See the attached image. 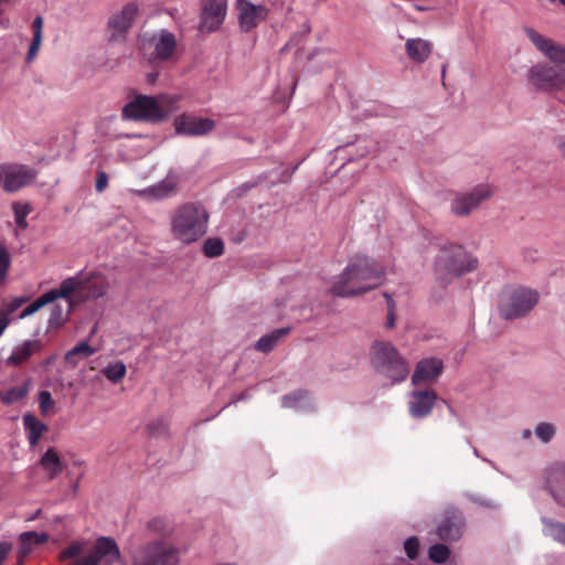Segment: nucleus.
Here are the masks:
<instances>
[{"label": "nucleus", "instance_id": "obj_1", "mask_svg": "<svg viewBox=\"0 0 565 565\" xmlns=\"http://www.w3.org/2000/svg\"><path fill=\"white\" fill-rule=\"evenodd\" d=\"M524 33L534 46L553 64L537 63L529 71V82L536 89L543 92L562 90L565 88V45L556 43L535 31L525 26Z\"/></svg>", "mask_w": 565, "mask_h": 565}, {"label": "nucleus", "instance_id": "obj_2", "mask_svg": "<svg viewBox=\"0 0 565 565\" xmlns=\"http://www.w3.org/2000/svg\"><path fill=\"white\" fill-rule=\"evenodd\" d=\"M384 279L382 264L366 255H355L338 276L330 292L342 298L354 297L377 288Z\"/></svg>", "mask_w": 565, "mask_h": 565}, {"label": "nucleus", "instance_id": "obj_3", "mask_svg": "<svg viewBox=\"0 0 565 565\" xmlns=\"http://www.w3.org/2000/svg\"><path fill=\"white\" fill-rule=\"evenodd\" d=\"M209 218V212L203 204L182 203L170 215L171 235L184 245L195 243L207 233Z\"/></svg>", "mask_w": 565, "mask_h": 565}, {"label": "nucleus", "instance_id": "obj_4", "mask_svg": "<svg viewBox=\"0 0 565 565\" xmlns=\"http://www.w3.org/2000/svg\"><path fill=\"white\" fill-rule=\"evenodd\" d=\"M180 96L178 95H137L121 110L124 120L161 122L177 110Z\"/></svg>", "mask_w": 565, "mask_h": 565}, {"label": "nucleus", "instance_id": "obj_5", "mask_svg": "<svg viewBox=\"0 0 565 565\" xmlns=\"http://www.w3.org/2000/svg\"><path fill=\"white\" fill-rule=\"evenodd\" d=\"M60 295L70 301V309L76 305L106 296L109 281L100 271H79L73 277L64 279L60 286Z\"/></svg>", "mask_w": 565, "mask_h": 565}, {"label": "nucleus", "instance_id": "obj_6", "mask_svg": "<svg viewBox=\"0 0 565 565\" xmlns=\"http://www.w3.org/2000/svg\"><path fill=\"white\" fill-rule=\"evenodd\" d=\"M478 259L469 254L461 245H445L435 260L436 279L447 284L454 277L476 270Z\"/></svg>", "mask_w": 565, "mask_h": 565}, {"label": "nucleus", "instance_id": "obj_7", "mask_svg": "<svg viewBox=\"0 0 565 565\" xmlns=\"http://www.w3.org/2000/svg\"><path fill=\"white\" fill-rule=\"evenodd\" d=\"M371 355L376 371L391 380L392 385L406 380L409 373L408 363L392 343L375 341L371 349Z\"/></svg>", "mask_w": 565, "mask_h": 565}, {"label": "nucleus", "instance_id": "obj_8", "mask_svg": "<svg viewBox=\"0 0 565 565\" xmlns=\"http://www.w3.org/2000/svg\"><path fill=\"white\" fill-rule=\"evenodd\" d=\"M539 292L525 287H508L500 294L498 310L504 320L526 316L537 305Z\"/></svg>", "mask_w": 565, "mask_h": 565}, {"label": "nucleus", "instance_id": "obj_9", "mask_svg": "<svg viewBox=\"0 0 565 565\" xmlns=\"http://www.w3.org/2000/svg\"><path fill=\"white\" fill-rule=\"evenodd\" d=\"M132 565H178L179 550L167 540H153L129 550Z\"/></svg>", "mask_w": 565, "mask_h": 565}, {"label": "nucleus", "instance_id": "obj_10", "mask_svg": "<svg viewBox=\"0 0 565 565\" xmlns=\"http://www.w3.org/2000/svg\"><path fill=\"white\" fill-rule=\"evenodd\" d=\"M38 172L28 166L19 163L0 164V188L6 192H15L30 184Z\"/></svg>", "mask_w": 565, "mask_h": 565}, {"label": "nucleus", "instance_id": "obj_11", "mask_svg": "<svg viewBox=\"0 0 565 565\" xmlns=\"http://www.w3.org/2000/svg\"><path fill=\"white\" fill-rule=\"evenodd\" d=\"M493 194L489 184H479L469 192L457 193L450 204L451 212L457 216H467Z\"/></svg>", "mask_w": 565, "mask_h": 565}, {"label": "nucleus", "instance_id": "obj_12", "mask_svg": "<svg viewBox=\"0 0 565 565\" xmlns=\"http://www.w3.org/2000/svg\"><path fill=\"white\" fill-rule=\"evenodd\" d=\"M153 49L151 55L154 60L170 61L174 56L177 49L175 35L168 30H160L150 36H145L141 43V50Z\"/></svg>", "mask_w": 565, "mask_h": 565}, {"label": "nucleus", "instance_id": "obj_13", "mask_svg": "<svg viewBox=\"0 0 565 565\" xmlns=\"http://www.w3.org/2000/svg\"><path fill=\"white\" fill-rule=\"evenodd\" d=\"M227 9V0H202L200 30L214 32L223 23Z\"/></svg>", "mask_w": 565, "mask_h": 565}, {"label": "nucleus", "instance_id": "obj_14", "mask_svg": "<svg viewBox=\"0 0 565 565\" xmlns=\"http://www.w3.org/2000/svg\"><path fill=\"white\" fill-rule=\"evenodd\" d=\"M236 8L241 29L249 32L267 17L268 10L262 4H254L249 0H237Z\"/></svg>", "mask_w": 565, "mask_h": 565}, {"label": "nucleus", "instance_id": "obj_15", "mask_svg": "<svg viewBox=\"0 0 565 565\" xmlns=\"http://www.w3.org/2000/svg\"><path fill=\"white\" fill-rule=\"evenodd\" d=\"M465 531V518L458 510L446 511L437 526V535L441 541H457Z\"/></svg>", "mask_w": 565, "mask_h": 565}, {"label": "nucleus", "instance_id": "obj_16", "mask_svg": "<svg viewBox=\"0 0 565 565\" xmlns=\"http://www.w3.org/2000/svg\"><path fill=\"white\" fill-rule=\"evenodd\" d=\"M174 126L178 134L204 136L214 129L215 121L210 118H198L194 116L181 115L175 118Z\"/></svg>", "mask_w": 565, "mask_h": 565}, {"label": "nucleus", "instance_id": "obj_17", "mask_svg": "<svg viewBox=\"0 0 565 565\" xmlns=\"http://www.w3.org/2000/svg\"><path fill=\"white\" fill-rule=\"evenodd\" d=\"M444 369L443 361L436 358L424 359L416 365L412 382L414 385L436 381Z\"/></svg>", "mask_w": 565, "mask_h": 565}, {"label": "nucleus", "instance_id": "obj_18", "mask_svg": "<svg viewBox=\"0 0 565 565\" xmlns=\"http://www.w3.org/2000/svg\"><path fill=\"white\" fill-rule=\"evenodd\" d=\"M546 487L555 501L565 507V465L556 463L547 470Z\"/></svg>", "mask_w": 565, "mask_h": 565}, {"label": "nucleus", "instance_id": "obj_19", "mask_svg": "<svg viewBox=\"0 0 565 565\" xmlns=\"http://www.w3.org/2000/svg\"><path fill=\"white\" fill-rule=\"evenodd\" d=\"M409 402V413L415 418H423L430 414L437 394L434 391H414Z\"/></svg>", "mask_w": 565, "mask_h": 565}, {"label": "nucleus", "instance_id": "obj_20", "mask_svg": "<svg viewBox=\"0 0 565 565\" xmlns=\"http://www.w3.org/2000/svg\"><path fill=\"white\" fill-rule=\"evenodd\" d=\"M42 348L43 344L40 340H26L13 349L6 363L9 366H20L28 362L34 353L40 352Z\"/></svg>", "mask_w": 565, "mask_h": 565}, {"label": "nucleus", "instance_id": "obj_21", "mask_svg": "<svg viewBox=\"0 0 565 565\" xmlns=\"http://www.w3.org/2000/svg\"><path fill=\"white\" fill-rule=\"evenodd\" d=\"M137 13V4L130 2L126 4L119 13L114 14L109 19L108 25L111 30L124 33L131 26Z\"/></svg>", "mask_w": 565, "mask_h": 565}, {"label": "nucleus", "instance_id": "obj_22", "mask_svg": "<svg viewBox=\"0 0 565 565\" xmlns=\"http://www.w3.org/2000/svg\"><path fill=\"white\" fill-rule=\"evenodd\" d=\"M431 43L420 38L408 39L405 43L407 56L416 63H424L427 61L431 54Z\"/></svg>", "mask_w": 565, "mask_h": 565}, {"label": "nucleus", "instance_id": "obj_23", "mask_svg": "<svg viewBox=\"0 0 565 565\" xmlns=\"http://www.w3.org/2000/svg\"><path fill=\"white\" fill-rule=\"evenodd\" d=\"M22 420L28 441L31 447H35L42 435L49 430V427L31 413L25 414Z\"/></svg>", "mask_w": 565, "mask_h": 565}, {"label": "nucleus", "instance_id": "obj_24", "mask_svg": "<svg viewBox=\"0 0 565 565\" xmlns=\"http://www.w3.org/2000/svg\"><path fill=\"white\" fill-rule=\"evenodd\" d=\"M178 183L179 178L170 173L163 180L149 186L146 192L157 200L166 199L175 193Z\"/></svg>", "mask_w": 565, "mask_h": 565}, {"label": "nucleus", "instance_id": "obj_25", "mask_svg": "<svg viewBox=\"0 0 565 565\" xmlns=\"http://www.w3.org/2000/svg\"><path fill=\"white\" fill-rule=\"evenodd\" d=\"M26 301L24 297H17L9 301H4L0 307V337L11 322V316L14 315Z\"/></svg>", "mask_w": 565, "mask_h": 565}, {"label": "nucleus", "instance_id": "obj_26", "mask_svg": "<svg viewBox=\"0 0 565 565\" xmlns=\"http://www.w3.org/2000/svg\"><path fill=\"white\" fill-rule=\"evenodd\" d=\"M62 298V295H60V288H54L49 290L47 292L40 296L38 299H35L31 305L25 307L19 315V319H24L29 316H32L36 311H39L44 306L55 301L56 299Z\"/></svg>", "mask_w": 565, "mask_h": 565}, {"label": "nucleus", "instance_id": "obj_27", "mask_svg": "<svg viewBox=\"0 0 565 565\" xmlns=\"http://www.w3.org/2000/svg\"><path fill=\"white\" fill-rule=\"evenodd\" d=\"M49 540L47 534L34 531L24 532L20 535L21 546L19 550L18 565H22L23 557L30 553L31 544H44Z\"/></svg>", "mask_w": 565, "mask_h": 565}, {"label": "nucleus", "instance_id": "obj_28", "mask_svg": "<svg viewBox=\"0 0 565 565\" xmlns=\"http://www.w3.org/2000/svg\"><path fill=\"white\" fill-rule=\"evenodd\" d=\"M145 529L148 534L159 536V540H166L172 533L171 523L162 516H156L148 520L145 524Z\"/></svg>", "mask_w": 565, "mask_h": 565}, {"label": "nucleus", "instance_id": "obj_29", "mask_svg": "<svg viewBox=\"0 0 565 565\" xmlns=\"http://www.w3.org/2000/svg\"><path fill=\"white\" fill-rule=\"evenodd\" d=\"M41 467L49 473L51 479L55 478L63 470V465L58 454L53 448H49L40 460Z\"/></svg>", "mask_w": 565, "mask_h": 565}, {"label": "nucleus", "instance_id": "obj_30", "mask_svg": "<svg viewBox=\"0 0 565 565\" xmlns=\"http://www.w3.org/2000/svg\"><path fill=\"white\" fill-rule=\"evenodd\" d=\"M290 332V328H280L277 330H274L273 332L263 335L255 344V348L259 352L267 353L271 351L278 341L286 337Z\"/></svg>", "mask_w": 565, "mask_h": 565}, {"label": "nucleus", "instance_id": "obj_31", "mask_svg": "<svg viewBox=\"0 0 565 565\" xmlns=\"http://www.w3.org/2000/svg\"><path fill=\"white\" fill-rule=\"evenodd\" d=\"M96 352L87 342H79L66 352L64 360L67 364L76 366L81 359L88 358Z\"/></svg>", "mask_w": 565, "mask_h": 565}, {"label": "nucleus", "instance_id": "obj_32", "mask_svg": "<svg viewBox=\"0 0 565 565\" xmlns=\"http://www.w3.org/2000/svg\"><path fill=\"white\" fill-rule=\"evenodd\" d=\"M32 30H33V39L29 46V51L26 54V60L30 62L32 61L35 55L38 54L41 42H42V31H43V19L42 17H36L32 22Z\"/></svg>", "mask_w": 565, "mask_h": 565}, {"label": "nucleus", "instance_id": "obj_33", "mask_svg": "<svg viewBox=\"0 0 565 565\" xmlns=\"http://www.w3.org/2000/svg\"><path fill=\"white\" fill-rule=\"evenodd\" d=\"M542 522L544 524V535L550 536L554 541L565 545V523L548 520L546 518H543Z\"/></svg>", "mask_w": 565, "mask_h": 565}, {"label": "nucleus", "instance_id": "obj_34", "mask_svg": "<svg viewBox=\"0 0 565 565\" xmlns=\"http://www.w3.org/2000/svg\"><path fill=\"white\" fill-rule=\"evenodd\" d=\"M67 301V308L64 310L60 305H55L51 309V315L49 318V328L50 329H58L67 321L68 316L73 309H70V301Z\"/></svg>", "mask_w": 565, "mask_h": 565}, {"label": "nucleus", "instance_id": "obj_35", "mask_svg": "<svg viewBox=\"0 0 565 565\" xmlns=\"http://www.w3.org/2000/svg\"><path fill=\"white\" fill-rule=\"evenodd\" d=\"M224 253V243L218 237H211L203 243V254L209 258H215Z\"/></svg>", "mask_w": 565, "mask_h": 565}, {"label": "nucleus", "instance_id": "obj_36", "mask_svg": "<svg viewBox=\"0 0 565 565\" xmlns=\"http://www.w3.org/2000/svg\"><path fill=\"white\" fill-rule=\"evenodd\" d=\"M126 365L118 361L103 369L102 373L113 383H118L126 375Z\"/></svg>", "mask_w": 565, "mask_h": 565}, {"label": "nucleus", "instance_id": "obj_37", "mask_svg": "<svg viewBox=\"0 0 565 565\" xmlns=\"http://www.w3.org/2000/svg\"><path fill=\"white\" fill-rule=\"evenodd\" d=\"M28 394V386H15L9 388L7 392H4L0 397L3 404L11 405L13 403H17L21 399H23Z\"/></svg>", "mask_w": 565, "mask_h": 565}, {"label": "nucleus", "instance_id": "obj_38", "mask_svg": "<svg viewBox=\"0 0 565 565\" xmlns=\"http://www.w3.org/2000/svg\"><path fill=\"white\" fill-rule=\"evenodd\" d=\"M429 559L437 564L447 562L450 556V548L445 544H435L429 547Z\"/></svg>", "mask_w": 565, "mask_h": 565}, {"label": "nucleus", "instance_id": "obj_39", "mask_svg": "<svg viewBox=\"0 0 565 565\" xmlns=\"http://www.w3.org/2000/svg\"><path fill=\"white\" fill-rule=\"evenodd\" d=\"M11 258L7 248L0 244V282H2L10 268Z\"/></svg>", "mask_w": 565, "mask_h": 565}, {"label": "nucleus", "instance_id": "obj_40", "mask_svg": "<svg viewBox=\"0 0 565 565\" xmlns=\"http://www.w3.org/2000/svg\"><path fill=\"white\" fill-rule=\"evenodd\" d=\"M535 434L543 443H548L555 434V428L552 424L542 423L536 427Z\"/></svg>", "mask_w": 565, "mask_h": 565}, {"label": "nucleus", "instance_id": "obj_41", "mask_svg": "<svg viewBox=\"0 0 565 565\" xmlns=\"http://www.w3.org/2000/svg\"><path fill=\"white\" fill-rule=\"evenodd\" d=\"M308 393L306 391H296L282 397L284 407H296L297 404L307 398Z\"/></svg>", "mask_w": 565, "mask_h": 565}, {"label": "nucleus", "instance_id": "obj_42", "mask_svg": "<svg viewBox=\"0 0 565 565\" xmlns=\"http://www.w3.org/2000/svg\"><path fill=\"white\" fill-rule=\"evenodd\" d=\"M54 401L49 391H41L39 394V408L43 415H47L50 409L53 408Z\"/></svg>", "mask_w": 565, "mask_h": 565}, {"label": "nucleus", "instance_id": "obj_43", "mask_svg": "<svg viewBox=\"0 0 565 565\" xmlns=\"http://www.w3.org/2000/svg\"><path fill=\"white\" fill-rule=\"evenodd\" d=\"M404 550H405L406 555L411 559L417 558L418 552H419V542H418L417 537H415V536L408 537L404 543Z\"/></svg>", "mask_w": 565, "mask_h": 565}, {"label": "nucleus", "instance_id": "obj_44", "mask_svg": "<svg viewBox=\"0 0 565 565\" xmlns=\"http://www.w3.org/2000/svg\"><path fill=\"white\" fill-rule=\"evenodd\" d=\"M385 298L387 300V318H386V327L388 329L395 326V303L392 297L388 294H385Z\"/></svg>", "mask_w": 565, "mask_h": 565}, {"label": "nucleus", "instance_id": "obj_45", "mask_svg": "<svg viewBox=\"0 0 565 565\" xmlns=\"http://www.w3.org/2000/svg\"><path fill=\"white\" fill-rule=\"evenodd\" d=\"M14 211H15V221H17L18 225L21 227L26 226L25 216L29 213V209L25 206L22 210H20L17 206H14Z\"/></svg>", "mask_w": 565, "mask_h": 565}, {"label": "nucleus", "instance_id": "obj_46", "mask_svg": "<svg viewBox=\"0 0 565 565\" xmlns=\"http://www.w3.org/2000/svg\"><path fill=\"white\" fill-rule=\"evenodd\" d=\"M12 550L10 542H0V565H3Z\"/></svg>", "mask_w": 565, "mask_h": 565}, {"label": "nucleus", "instance_id": "obj_47", "mask_svg": "<svg viewBox=\"0 0 565 565\" xmlns=\"http://www.w3.org/2000/svg\"><path fill=\"white\" fill-rule=\"evenodd\" d=\"M108 184V177L105 172H99L96 179L95 188L97 192H103Z\"/></svg>", "mask_w": 565, "mask_h": 565}, {"label": "nucleus", "instance_id": "obj_48", "mask_svg": "<svg viewBox=\"0 0 565 565\" xmlns=\"http://www.w3.org/2000/svg\"><path fill=\"white\" fill-rule=\"evenodd\" d=\"M57 359V354H52V355H49L43 362H42V366L44 369H47L50 365H52L55 360Z\"/></svg>", "mask_w": 565, "mask_h": 565}, {"label": "nucleus", "instance_id": "obj_49", "mask_svg": "<svg viewBox=\"0 0 565 565\" xmlns=\"http://www.w3.org/2000/svg\"><path fill=\"white\" fill-rule=\"evenodd\" d=\"M557 148L561 152V154L565 158V141H561L558 145H557Z\"/></svg>", "mask_w": 565, "mask_h": 565}, {"label": "nucleus", "instance_id": "obj_50", "mask_svg": "<svg viewBox=\"0 0 565 565\" xmlns=\"http://www.w3.org/2000/svg\"><path fill=\"white\" fill-rule=\"evenodd\" d=\"M41 513H42V510H41V509L36 510V511L33 513V515H31L30 518H28V521H34L35 519H38V518L41 515Z\"/></svg>", "mask_w": 565, "mask_h": 565}, {"label": "nucleus", "instance_id": "obj_51", "mask_svg": "<svg viewBox=\"0 0 565 565\" xmlns=\"http://www.w3.org/2000/svg\"><path fill=\"white\" fill-rule=\"evenodd\" d=\"M530 436H531V430L525 429V430L523 431V437H524V438H529Z\"/></svg>", "mask_w": 565, "mask_h": 565}, {"label": "nucleus", "instance_id": "obj_52", "mask_svg": "<svg viewBox=\"0 0 565 565\" xmlns=\"http://www.w3.org/2000/svg\"><path fill=\"white\" fill-rule=\"evenodd\" d=\"M415 8H416V10H418V11H425V10H426V8H424V7H422V6H415Z\"/></svg>", "mask_w": 565, "mask_h": 565}, {"label": "nucleus", "instance_id": "obj_53", "mask_svg": "<svg viewBox=\"0 0 565 565\" xmlns=\"http://www.w3.org/2000/svg\"><path fill=\"white\" fill-rule=\"evenodd\" d=\"M8 24H9V21H7V22H2V25H3L4 28H7V26H8Z\"/></svg>", "mask_w": 565, "mask_h": 565}, {"label": "nucleus", "instance_id": "obj_54", "mask_svg": "<svg viewBox=\"0 0 565 565\" xmlns=\"http://www.w3.org/2000/svg\"><path fill=\"white\" fill-rule=\"evenodd\" d=\"M559 2L565 6V0H559Z\"/></svg>", "mask_w": 565, "mask_h": 565}]
</instances>
